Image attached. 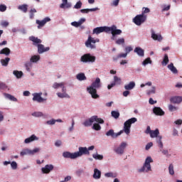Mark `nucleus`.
I'll list each match as a JSON object with an SVG mask.
<instances>
[{
	"label": "nucleus",
	"instance_id": "nucleus-43",
	"mask_svg": "<svg viewBox=\"0 0 182 182\" xmlns=\"http://www.w3.org/2000/svg\"><path fill=\"white\" fill-rule=\"evenodd\" d=\"M111 114L114 119H119L120 117V113L117 111H112Z\"/></svg>",
	"mask_w": 182,
	"mask_h": 182
},
{
	"label": "nucleus",
	"instance_id": "nucleus-32",
	"mask_svg": "<svg viewBox=\"0 0 182 182\" xmlns=\"http://www.w3.org/2000/svg\"><path fill=\"white\" fill-rule=\"evenodd\" d=\"M4 97L6 99H8L9 100H11V102H17L18 99L16 97H14L13 95L8 94V93H4Z\"/></svg>",
	"mask_w": 182,
	"mask_h": 182
},
{
	"label": "nucleus",
	"instance_id": "nucleus-8",
	"mask_svg": "<svg viewBox=\"0 0 182 182\" xmlns=\"http://www.w3.org/2000/svg\"><path fill=\"white\" fill-rule=\"evenodd\" d=\"M80 62L81 63H95L96 56L92 55L90 53H85L80 57Z\"/></svg>",
	"mask_w": 182,
	"mask_h": 182
},
{
	"label": "nucleus",
	"instance_id": "nucleus-27",
	"mask_svg": "<svg viewBox=\"0 0 182 182\" xmlns=\"http://www.w3.org/2000/svg\"><path fill=\"white\" fill-rule=\"evenodd\" d=\"M167 68L172 73H173V75H177V73H178V70L176 67H174V64L173 63L168 65Z\"/></svg>",
	"mask_w": 182,
	"mask_h": 182
},
{
	"label": "nucleus",
	"instance_id": "nucleus-16",
	"mask_svg": "<svg viewBox=\"0 0 182 182\" xmlns=\"http://www.w3.org/2000/svg\"><path fill=\"white\" fill-rule=\"evenodd\" d=\"M54 168L53 165L47 164L44 167L41 168V172L43 174H49Z\"/></svg>",
	"mask_w": 182,
	"mask_h": 182
},
{
	"label": "nucleus",
	"instance_id": "nucleus-20",
	"mask_svg": "<svg viewBox=\"0 0 182 182\" xmlns=\"http://www.w3.org/2000/svg\"><path fill=\"white\" fill-rule=\"evenodd\" d=\"M134 52V53H136L139 58H144V50L141 47H136Z\"/></svg>",
	"mask_w": 182,
	"mask_h": 182
},
{
	"label": "nucleus",
	"instance_id": "nucleus-28",
	"mask_svg": "<svg viewBox=\"0 0 182 182\" xmlns=\"http://www.w3.org/2000/svg\"><path fill=\"white\" fill-rule=\"evenodd\" d=\"M39 60H41V55H33L30 58V61L31 62V63H38Z\"/></svg>",
	"mask_w": 182,
	"mask_h": 182
},
{
	"label": "nucleus",
	"instance_id": "nucleus-35",
	"mask_svg": "<svg viewBox=\"0 0 182 182\" xmlns=\"http://www.w3.org/2000/svg\"><path fill=\"white\" fill-rule=\"evenodd\" d=\"M169 60H168V55L167 54L164 55V59L161 62V65L163 66H167V65L168 64Z\"/></svg>",
	"mask_w": 182,
	"mask_h": 182
},
{
	"label": "nucleus",
	"instance_id": "nucleus-47",
	"mask_svg": "<svg viewBox=\"0 0 182 182\" xmlns=\"http://www.w3.org/2000/svg\"><path fill=\"white\" fill-rule=\"evenodd\" d=\"M114 83H115V85H120L122 83V79L117 76H114Z\"/></svg>",
	"mask_w": 182,
	"mask_h": 182
},
{
	"label": "nucleus",
	"instance_id": "nucleus-22",
	"mask_svg": "<svg viewBox=\"0 0 182 182\" xmlns=\"http://www.w3.org/2000/svg\"><path fill=\"white\" fill-rule=\"evenodd\" d=\"M30 41H31V42H33V45L34 46H37L41 45V43H42V40L39 39L37 37L35 36H31L29 37Z\"/></svg>",
	"mask_w": 182,
	"mask_h": 182
},
{
	"label": "nucleus",
	"instance_id": "nucleus-51",
	"mask_svg": "<svg viewBox=\"0 0 182 182\" xmlns=\"http://www.w3.org/2000/svg\"><path fill=\"white\" fill-rule=\"evenodd\" d=\"M162 154H164V156H166V157H170V156H171L170 154H168V150L167 149H162L161 150Z\"/></svg>",
	"mask_w": 182,
	"mask_h": 182
},
{
	"label": "nucleus",
	"instance_id": "nucleus-40",
	"mask_svg": "<svg viewBox=\"0 0 182 182\" xmlns=\"http://www.w3.org/2000/svg\"><path fill=\"white\" fill-rule=\"evenodd\" d=\"M33 117H43V112H34L31 114Z\"/></svg>",
	"mask_w": 182,
	"mask_h": 182
},
{
	"label": "nucleus",
	"instance_id": "nucleus-37",
	"mask_svg": "<svg viewBox=\"0 0 182 182\" xmlns=\"http://www.w3.org/2000/svg\"><path fill=\"white\" fill-rule=\"evenodd\" d=\"M92 129L93 130H96L97 132L102 130V127H100V123L97 122V123L93 124Z\"/></svg>",
	"mask_w": 182,
	"mask_h": 182
},
{
	"label": "nucleus",
	"instance_id": "nucleus-7",
	"mask_svg": "<svg viewBox=\"0 0 182 182\" xmlns=\"http://www.w3.org/2000/svg\"><path fill=\"white\" fill-rule=\"evenodd\" d=\"M150 163H153V159L151 156H148L145 159L143 166L138 170L139 173H149V171H151V164Z\"/></svg>",
	"mask_w": 182,
	"mask_h": 182
},
{
	"label": "nucleus",
	"instance_id": "nucleus-59",
	"mask_svg": "<svg viewBox=\"0 0 182 182\" xmlns=\"http://www.w3.org/2000/svg\"><path fill=\"white\" fill-rule=\"evenodd\" d=\"M6 11V6L5 4L0 5V12H5Z\"/></svg>",
	"mask_w": 182,
	"mask_h": 182
},
{
	"label": "nucleus",
	"instance_id": "nucleus-1",
	"mask_svg": "<svg viewBox=\"0 0 182 182\" xmlns=\"http://www.w3.org/2000/svg\"><path fill=\"white\" fill-rule=\"evenodd\" d=\"M102 32H105L106 33H110L111 32V39H112V41H114V38H116L117 35H122V31L120 29H117V27L115 25H112L111 27H97L93 29V33H96V35H99V33H102Z\"/></svg>",
	"mask_w": 182,
	"mask_h": 182
},
{
	"label": "nucleus",
	"instance_id": "nucleus-13",
	"mask_svg": "<svg viewBox=\"0 0 182 182\" xmlns=\"http://www.w3.org/2000/svg\"><path fill=\"white\" fill-rule=\"evenodd\" d=\"M48 99L42 97V92H34L33 93V101L38 102V103H43L46 102Z\"/></svg>",
	"mask_w": 182,
	"mask_h": 182
},
{
	"label": "nucleus",
	"instance_id": "nucleus-38",
	"mask_svg": "<svg viewBox=\"0 0 182 182\" xmlns=\"http://www.w3.org/2000/svg\"><path fill=\"white\" fill-rule=\"evenodd\" d=\"M92 159L95 160H103V155L97 154V152L92 154Z\"/></svg>",
	"mask_w": 182,
	"mask_h": 182
},
{
	"label": "nucleus",
	"instance_id": "nucleus-56",
	"mask_svg": "<svg viewBox=\"0 0 182 182\" xmlns=\"http://www.w3.org/2000/svg\"><path fill=\"white\" fill-rule=\"evenodd\" d=\"M132 50H133V48H132V46L125 47V53H127V55H129Z\"/></svg>",
	"mask_w": 182,
	"mask_h": 182
},
{
	"label": "nucleus",
	"instance_id": "nucleus-62",
	"mask_svg": "<svg viewBox=\"0 0 182 182\" xmlns=\"http://www.w3.org/2000/svg\"><path fill=\"white\" fill-rule=\"evenodd\" d=\"M151 132H153V130H151V128H150V126H148L145 131L146 134H151Z\"/></svg>",
	"mask_w": 182,
	"mask_h": 182
},
{
	"label": "nucleus",
	"instance_id": "nucleus-54",
	"mask_svg": "<svg viewBox=\"0 0 182 182\" xmlns=\"http://www.w3.org/2000/svg\"><path fill=\"white\" fill-rule=\"evenodd\" d=\"M75 9H80L82 8V1H79L74 6Z\"/></svg>",
	"mask_w": 182,
	"mask_h": 182
},
{
	"label": "nucleus",
	"instance_id": "nucleus-25",
	"mask_svg": "<svg viewBox=\"0 0 182 182\" xmlns=\"http://www.w3.org/2000/svg\"><path fill=\"white\" fill-rule=\"evenodd\" d=\"M62 4L60 5L61 9H68L72 7V4L68 2V0H62Z\"/></svg>",
	"mask_w": 182,
	"mask_h": 182
},
{
	"label": "nucleus",
	"instance_id": "nucleus-9",
	"mask_svg": "<svg viewBox=\"0 0 182 182\" xmlns=\"http://www.w3.org/2000/svg\"><path fill=\"white\" fill-rule=\"evenodd\" d=\"M99 42H100L99 38H95L89 36L87 40L85 41V46L88 49H96V43Z\"/></svg>",
	"mask_w": 182,
	"mask_h": 182
},
{
	"label": "nucleus",
	"instance_id": "nucleus-29",
	"mask_svg": "<svg viewBox=\"0 0 182 182\" xmlns=\"http://www.w3.org/2000/svg\"><path fill=\"white\" fill-rule=\"evenodd\" d=\"M13 75H15L16 79H21L23 76V72L15 70L13 71Z\"/></svg>",
	"mask_w": 182,
	"mask_h": 182
},
{
	"label": "nucleus",
	"instance_id": "nucleus-63",
	"mask_svg": "<svg viewBox=\"0 0 182 182\" xmlns=\"http://www.w3.org/2000/svg\"><path fill=\"white\" fill-rule=\"evenodd\" d=\"M55 147H60L62 146V141L60 140H57L55 142Z\"/></svg>",
	"mask_w": 182,
	"mask_h": 182
},
{
	"label": "nucleus",
	"instance_id": "nucleus-44",
	"mask_svg": "<svg viewBox=\"0 0 182 182\" xmlns=\"http://www.w3.org/2000/svg\"><path fill=\"white\" fill-rule=\"evenodd\" d=\"M168 171L171 176H174V166L172 164H171L168 166Z\"/></svg>",
	"mask_w": 182,
	"mask_h": 182
},
{
	"label": "nucleus",
	"instance_id": "nucleus-50",
	"mask_svg": "<svg viewBox=\"0 0 182 182\" xmlns=\"http://www.w3.org/2000/svg\"><path fill=\"white\" fill-rule=\"evenodd\" d=\"M36 10L35 9H31L30 10V18L31 19H33V18L35 17V14H36Z\"/></svg>",
	"mask_w": 182,
	"mask_h": 182
},
{
	"label": "nucleus",
	"instance_id": "nucleus-55",
	"mask_svg": "<svg viewBox=\"0 0 182 182\" xmlns=\"http://www.w3.org/2000/svg\"><path fill=\"white\" fill-rule=\"evenodd\" d=\"M177 107H175L173 105H168V110L169 112H175V110H177Z\"/></svg>",
	"mask_w": 182,
	"mask_h": 182
},
{
	"label": "nucleus",
	"instance_id": "nucleus-49",
	"mask_svg": "<svg viewBox=\"0 0 182 182\" xmlns=\"http://www.w3.org/2000/svg\"><path fill=\"white\" fill-rule=\"evenodd\" d=\"M115 43L117 45H124V38H118L116 41Z\"/></svg>",
	"mask_w": 182,
	"mask_h": 182
},
{
	"label": "nucleus",
	"instance_id": "nucleus-3",
	"mask_svg": "<svg viewBox=\"0 0 182 182\" xmlns=\"http://www.w3.org/2000/svg\"><path fill=\"white\" fill-rule=\"evenodd\" d=\"M62 89L63 92H57L56 95L60 99H70V95L68 94L67 92V89L66 87L65 86V82H54L53 85V89Z\"/></svg>",
	"mask_w": 182,
	"mask_h": 182
},
{
	"label": "nucleus",
	"instance_id": "nucleus-41",
	"mask_svg": "<svg viewBox=\"0 0 182 182\" xmlns=\"http://www.w3.org/2000/svg\"><path fill=\"white\" fill-rule=\"evenodd\" d=\"M18 9H20V11H22L23 12H24V14H26V12H28V5L23 4L21 6H19Z\"/></svg>",
	"mask_w": 182,
	"mask_h": 182
},
{
	"label": "nucleus",
	"instance_id": "nucleus-60",
	"mask_svg": "<svg viewBox=\"0 0 182 182\" xmlns=\"http://www.w3.org/2000/svg\"><path fill=\"white\" fill-rule=\"evenodd\" d=\"M86 18H81L79 21H73L71 23H85Z\"/></svg>",
	"mask_w": 182,
	"mask_h": 182
},
{
	"label": "nucleus",
	"instance_id": "nucleus-46",
	"mask_svg": "<svg viewBox=\"0 0 182 182\" xmlns=\"http://www.w3.org/2000/svg\"><path fill=\"white\" fill-rule=\"evenodd\" d=\"M56 123V119H51L50 120L46 121V124H48V126H53Z\"/></svg>",
	"mask_w": 182,
	"mask_h": 182
},
{
	"label": "nucleus",
	"instance_id": "nucleus-53",
	"mask_svg": "<svg viewBox=\"0 0 182 182\" xmlns=\"http://www.w3.org/2000/svg\"><path fill=\"white\" fill-rule=\"evenodd\" d=\"M150 12V9L147 8V7H144L142 9V15H146V14H149Z\"/></svg>",
	"mask_w": 182,
	"mask_h": 182
},
{
	"label": "nucleus",
	"instance_id": "nucleus-17",
	"mask_svg": "<svg viewBox=\"0 0 182 182\" xmlns=\"http://www.w3.org/2000/svg\"><path fill=\"white\" fill-rule=\"evenodd\" d=\"M63 157H64V159H71L72 160H75V159H77L76 156V152L71 153L69 151H64L63 153Z\"/></svg>",
	"mask_w": 182,
	"mask_h": 182
},
{
	"label": "nucleus",
	"instance_id": "nucleus-58",
	"mask_svg": "<svg viewBox=\"0 0 182 182\" xmlns=\"http://www.w3.org/2000/svg\"><path fill=\"white\" fill-rule=\"evenodd\" d=\"M153 147V142L148 143L145 146V150H150Z\"/></svg>",
	"mask_w": 182,
	"mask_h": 182
},
{
	"label": "nucleus",
	"instance_id": "nucleus-11",
	"mask_svg": "<svg viewBox=\"0 0 182 182\" xmlns=\"http://www.w3.org/2000/svg\"><path fill=\"white\" fill-rule=\"evenodd\" d=\"M127 147V143L126 142H122L118 147L115 148L114 149V151L117 154H119V156H122V154H124V150Z\"/></svg>",
	"mask_w": 182,
	"mask_h": 182
},
{
	"label": "nucleus",
	"instance_id": "nucleus-52",
	"mask_svg": "<svg viewBox=\"0 0 182 182\" xmlns=\"http://www.w3.org/2000/svg\"><path fill=\"white\" fill-rule=\"evenodd\" d=\"M156 93V87L153 86L152 89L147 92V95H154Z\"/></svg>",
	"mask_w": 182,
	"mask_h": 182
},
{
	"label": "nucleus",
	"instance_id": "nucleus-18",
	"mask_svg": "<svg viewBox=\"0 0 182 182\" xmlns=\"http://www.w3.org/2000/svg\"><path fill=\"white\" fill-rule=\"evenodd\" d=\"M37 48H38V53H39V55H42V53H45V52H49V50H50V48L45 47L43 44L38 45Z\"/></svg>",
	"mask_w": 182,
	"mask_h": 182
},
{
	"label": "nucleus",
	"instance_id": "nucleus-61",
	"mask_svg": "<svg viewBox=\"0 0 182 182\" xmlns=\"http://www.w3.org/2000/svg\"><path fill=\"white\" fill-rule=\"evenodd\" d=\"M83 173H85V170H83V169H78L76 171V174H77V176H82V174H83Z\"/></svg>",
	"mask_w": 182,
	"mask_h": 182
},
{
	"label": "nucleus",
	"instance_id": "nucleus-19",
	"mask_svg": "<svg viewBox=\"0 0 182 182\" xmlns=\"http://www.w3.org/2000/svg\"><path fill=\"white\" fill-rule=\"evenodd\" d=\"M39 140V137L36 136L35 134H32L30 137L26 138L24 140L25 144H29V143H32L33 141H38Z\"/></svg>",
	"mask_w": 182,
	"mask_h": 182
},
{
	"label": "nucleus",
	"instance_id": "nucleus-2",
	"mask_svg": "<svg viewBox=\"0 0 182 182\" xmlns=\"http://www.w3.org/2000/svg\"><path fill=\"white\" fill-rule=\"evenodd\" d=\"M102 87V83L100 82V78L97 77L91 85L87 87V92L91 95L92 99H99L100 96L97 95V90Z\"/></svg>",
	"mask_w": 182,
	"mask_h": 182
},
{
	"label": "nucleus",
	"instance_id": "nucleus-12",
	"mask_svg": "<svg viewBox=\"0 0 182 182\" xmlns=\"http://www.w3.org/2000/svg\"><path fill=\"white\" fill-rule=\"evenodd\" d=\"M147 21V15L138 14L132 20L134 23H144Z\"/></svg>",
	"mask_w": 182,
	"mask_h": 182
},
{
	"label": "nucleus",
	"instance_id": "nucleus-26",
	"mask_svg": "<svg viewBox=\"0 0 182 182\" xmlns=\"http://www.w3.org/2000/svg\"><path fill=\"white\" fill-rule=\"evenodd\" d=\"M125 90H133L134 87H136V82L131 81L128 84L124 85Z\"/></svg>",
	"mask_w": 182,
	"mask_h": 182
},
{
	"label": "nucleus",
	"instance_id": "nucleus-31",
	"mask_svg": "<svg viewBox=\"0 0 182 182\" xmlns=\"http://www.w3.org/2000/svg\"><path fill=\"white\" fill-rule=\"evenodd\" d=\"M0 55H5L6 56H9L11 55V49L8 48H4L0 50Z\"/></svg>",
	"mask_w": 182,
	"mask_h": 182
},
{
	"label": "nucleus",
	"instance_id": "nucleus-57",
	"mask_svg": "<svg viewBox=\"0 0 182 182\" xmlns=\"http://www.w3.org/2000/svg\"><path fill=\"white\" fill-rule=\"evenodd\" d=\"M172 136H173V137L178 136V131L177 130V129L173 128Z\"/></svg>",
	"mask_w": 182,
	"mask_h": 182
},
{
	"label": "nucleus",
	"instance_id": "nucleus-30",
	"mask_svg": "<svg viewBox=\"0 0 182 182\" xmlns=\"http://www.w3.org/2000/svg\"><path fill=\"white\" fill-rule=\"evenodd\" d=\"M99 9L98 8L93 9H83L80 10L81 14H89V12H95Z\"/></svg>",
	"mask_w": 182,
	"mask_h": 182
},
{
	"label": "nucleus",
	"instance_id": "nucleus-34",
	"mask_svg": "<svg viewBox=\"0 0 182 182\" xmlns=\"http://www.w3.org/2000/svg\"><path fill=\"white\" fill-rule=\"evenodd\" d=\"M76 79L77 80H80V82H82V80H86V75H85V73H80L76 75Z\"/></svg>",
	"mask_w": 182,
	"mask_h": 182
},
{
	"label": "nucleus",
	"instance_id": "nucleus-36",
	"mask_svg": "<svg viewBox=\"0 0 182 182\" xmlns=\"http://www.w3.org/2000/svg\"><path fill=\"white\" fill-rule=\"evenodd\" d=\"M71 25L72 26H74V28L79 29V31H83V29H85V26L82 23H71Z\"/></svg>",
	"mask_w": 182,
	"mask_h": 182
},
{
	"label": "nucleus",
	"instance_id": "nucleus-45",
	"mask_svg": "<svg viewBox=\"0 0 182 182\" xmlns=\"http://www.w3.org/2000/svg\"><path fill=\"white\" fill-rule=\"evenodd\" d=\"M151 59L150 58H147L142 62V66H146V65H149V63L151 65Z\"/></svg>",
	"mask_w": 182,
	"mask_h": 182
},
{
	"label": "nucleus",
	"instance_id": "nucleus-21",
	"mask_svg": "<svg viewBox=\"0 0 182 182\" xmlns=\"http://www.w3.org/2000/svg\"><path fill=\"white\" fill-rule=\"evenodd\" d=\"M171 103H173L174 105H180L182 102V97L181 96H175L172 97L170 99Z\"/></svg>",
	"mask_w": 182,
	"mask_h": 182
},
{
	"label": "nucleus",
	"instance_id": "nucleus-48",
	"mask_svg": "<svg viewBox=\"0 0 182 182\" xmlns=\"http://www.w3.org/2000/svg\"><path fill=\"white\" fill-rule=\"evenodd\" d=\"M10 164L12 170H16V168H18V163H16V161H13Z\"/></svg>",
	"mask_w": 182,
	"mask_h": 182
},
{
	"label": "nucleus",
	"instance_id": "nucleus-64",
	"mask_svg": "<svg viewBox=\"0 0 182 182\" xmlns=\"http://www.w3.org/2000/svg\"><path fill=\"white\" fill-rule=\"evenodd\" d=\"M173 123H174V124H176V126H181V124H182V119H177Z\"/></svg>",
	"mask_w": 182,
	"mask_h": 182
},
{
	"label": "nucleus",
	"instance_id": "nucleus-6",
	"mask_svg": "<svg viewBox=\"0 0 182 182\" xmlns=\"http://www.w3.org/2000/svg\"><path fill=\"white\" fill-rule=\"evenodd\" d=\"M136 122H137V118L136 117H132L127 120L124 123V128L122 130H121V132H122V133L127 134V136H129L130 134V129H132V125L134 124V123H136Z\"/></svg>",
	"mask_w": 182,
	"mask_h": 182
},
{
	"label": "nucleus",
	"instance_id": "nucleus-23",
	"mask_svg": "<svg viewBox=\"0 0 182 182\" xmlns=\"http://www.w3.org/2000/svg\"><path fill=\"white\" fill-rule=\"evenodd\" d=\"M153 112L156 116H164L165 114L164 111H163L162 109L160 108V107H154Z\"/></svg>",
	"mask_w": 182,
	"mask_h": 182
},
{
	"label": "nucleus",
	"instance_id": "nucleus-42",
	"mask_svg": "<svg viewBox=\"0 0 182 182\" xmlns=\"http://www.w3.org/2000/svg\"><path fill=\"white\" fill-rule=\"evenodd\" d=\"M47 22H50V18L46 17L44 19H43L41 21L39 20L36 21V23H47Z\"/></svg>",
	"mask_w": 182,
	"mask_h": 182
},
{
	"label": "nucleus",
	"instance_id": "nucleus-5",
	"mask_svg": "<svg viewBox=\"0 0 182 182\" xmlns=\"http://www.w3.org/2000/svg\"><path fill=\"white\" fill-rule=\"evenodd\" d=\"M95 122H96V123H100V124H103V123H105V120H103L102 118H99L97 115H94L90 118L85 119L82 124L85 126V127H90V126L95 123Z\"/></svg>",
	"mask_w": 182,
	"mask_h": 182
},
{
	"label": "nucleus",
	"instance_id": "nucleus-10",
	"mask_svg": "<svg viewBox=\"0 0 182 182\" xmlns=\"http://www.w3.org/2000/svg\"><path fill=\"white\" fill-rule=\"evenodd\" d=\"M41 151V148H35L34 149H24L20 152V156L23 157V156H35L36 153Z\"/></svg>",
	"mask_w": 182,
	"mask_h": 182
},
{
	"label": "nucleus",
	"instance_id": "nucleus-24",
	"mask_svg": "<svg viewBox=\"0 0 182 182\" xmlns=\"http://www.w3.org/2000/svg\"><path fill=\"white\" fill-rule=\"evenodd\" d=\"M92 177L95 180H100L102 177V171L99 170L98 168H94V173L92 175Z\"/></svg>",
	"mask_w": 182,
	"mask_h": 182
},
{
	"label": "nucleus",
	"instance_id": "nucleus-4",
	"mask_svg": "<svg viewBox=\"0 0 182 182\" xmlns=\"http://www.w3.org/2000/svg\"><path fill=\"white\" fill-rule=\"evenodd\" d=\"M95 150V146H90L88 148L86 146H80L78 148V151L75 152V156L77 159L78 157H82V156H90V151Z\"/></svg>",
	"mask_w": 182,
	"mask_h": 182
},
{
	"label": "nucleus",
	"instance_id": "nucleus-14",
	"mask_svg": "<svg viewBox=\"0 0 182 182\" xmlns=\"http://www.w3.org/2000/svg\"><path fill=\"white\" fill-rule=\"evenodd\" d=\"M121 134H123V131H119L118 133H114V130L109 129L106 132V136H107V137H112V139H116Z\"/></svg>",
	"mask_w": 182,
	"mask_h": 182
},
{
	"label": "nucleus",
	"instance_id": "nucleus-33",
	"mask_svg": "<svg viewBox=\"0 0 182 182\" xmlns=\"http://www.w3.org/2000/svg\"><path fill=\"white\" fill-rule=\"evenodd\" d=\"M159 134H160V131H159V129H156L155 130H152L150 134V137H151V139H154L156 138Z\"/></svg>",
	"mask_w": 182,
	"mask_h": 182
},
{
	"label": "nucleus",
	"instance_id": "nucleus-39",
	"mask_svg": "<svg viewBox=\"0 0 182 182\" xmlns=\"http://www.w3.org/2000/svg\"><path fill=\"white\" fill-rule=\"evenodd\" d=\"M9 60H11V58H6L5 59H1V63L2 66H8L9 63Z\"/></svg>",
	"mask_w": 182,
	"mask_h": 182
},
{
	"label": "nucleus",
	"instance_id": "nucleus-15",
	"mask_svg": "<svg viewBox=\"0 0 182 182\" xmlns=\"http://www.w3.org/2000/svg\"><path fill=\"white\" fill-rule=\"evenodd\" d=\"M151 37L154 41H157L158 42H161L163 41V36L160 33H156L154 30H151Z\"/></svg>",
	"mask_w": 182,
	"mask_h": 182
}]
</instances>
